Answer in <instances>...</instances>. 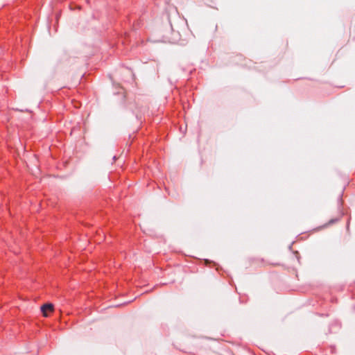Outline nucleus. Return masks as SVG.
I'll return each instance as SVG.
<instances>
[{"label": "nucleus", "instance_id": "f257e3e1", "mask_svg": "<svg viewBox=\"0 0 355 355\" xmlns=\"http://www.w3.org/2000/svg\"><path fill=\"white\" fill-rule=\"evenodd\" d=\"M40 311H53L54 309V304L51 302L45 303L40 306Z\"/></svg>", "mask_w": 355, "mask_h": 355}, {"label": "nucleus", "instance_id": "f03ea898", "mask_svg": "<svg viewBox=\"0 0 355 355\" xmlns=\"http://www.w3.org/2000/svg\"><path fill=\"white\" fill-rule=\"evenodd\" d=\"M42 314L44 317H49V312L44 311Z\"/></svg>", "mask_w": 355, "mask_h": 355}, {"label": "nucleus", "instance_id": "7ed1b4c3", "mask_svg": "<svg viewBox=\"0 0 355 355\" xmlns=\"http://www.w3.org/2000/svg\"><path fill=\"white\" fill-rule=\"evenodd\" d=\"M116 308H120L121 306L119 305L116 306Z\"/></svg>", "mask_w": 355, "mask_h": 355}]
</instances>
